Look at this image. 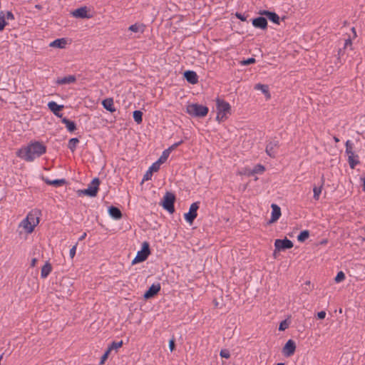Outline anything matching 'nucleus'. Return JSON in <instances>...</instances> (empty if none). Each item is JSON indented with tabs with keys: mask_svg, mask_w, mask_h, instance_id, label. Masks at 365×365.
Instances as JSON below:
<instances>
[{
	"mask_svg": "<svg viewBox=\"0 0 365 365\" xmlns=\"http://www.w3.org/2000/svg\"><path fill=\"white\" fill-rule=\"evenodd\" d=\"M46 151V147L40 142L31 143L27 146L19 149L16 155L27 162H31L40 157Z\"/></svg>",
	"mask_w": 365,
	"mask_h": 365,
	"instance_id": "f257e3e1",
	"label": "nucleus"
},
{
	"mask_svg": "<svg viewBox=\"0 0 365 365\" xmlns=\"http://www.w3.org/2000/svg\"><path fill=\"white\" fill-rule=\"evenodd\" d=\"M38 222L39 217L38 211H32L20 222L19 227H23L26 233L30 234L34 231Z\"/></svg>",
	"mask_w": 365,
	"mask_h": 365,
	"instance_id": "f03ea898",
	"label": "nucleus"
},
{
	"mask_svg": "<svg viewBox=\"0 0 365 365\" xmlns=\"http://www.w3.org/2000/svg\"><path fill=\"white\" fill-rule=\"evenodd\" d=\"M186 111L192 116L204 117L208 113V108L197 103H192L187 106Z\"/></svg>",
	"mask_w": 365,
	"mask_h": 365,
	"instance_id": "7ed1b4c3",
	"label": "nucleus"
},
{
	"mask_svg": "<svg viewBox=\"0 0 365 365\" xmlns=\"http://www.w3.org/2000/svg\"><path fill=\"white\" fill-rule=\"evenodd\" d=\"M150 247L149 243L148 242H144L142 245V249L140 251H138L137 255L133 260V264H135L138 262H141L145 261L148 255H150Z\"/></svg>",
	"mask_w": 365,
	"mask_h": 365,
	"instance_id": "20e7f679",
	"label": "nucleus"
},
{
	"mask_svg": "<svg viewBox=\"0 0 365 365\" xmlns=\"http://www.w3.org/2000/svg\"><path fill=\"white\" fill-rule=\"evenodd\" d=\"M175 195L171 192H166L163 197V207L165 210H168L170 213L175 212L174 202Z\"/></svg>",
	"mask_w": 365,
	"mask_h": 365,
	"instance_id": "39448f33",
	"label": "nucleus"
},
{
	"mask_svg": "<svg viewBox=\"0 0 365 365\" xmlns=\"http://www.w3.org/2000/svg\"><path fill=\"white\" fill-rule=\"evenodd\" d=\"M199 208V202H195L191 204L189 212L185 214V220L190 223L192 224L194 220L197 217V211Z\"/></svg>",
	"mask_w": 365,
	"mask_h": 365,
	"instance_id": "423d86ee",
	"label": "nucleus"
},
{
	"mask_svg": "<svg viewBox=\"0 0 365 365\" xmlns=\"http://www.w3.org/2000/svg\"><path fill=\"white\" fill-rule=\"evenodd\" d=\"M275 251L284 250L287 249H290L293 247V242L285 238L284 240L277 239L274 242Z\"/></svg>",
	"mask_w": 365,
	"mask_h": 365,
	"instance_id": "0eeeda50",
	"label": "nucleus"
},
{
	"mask_svg": "<svg viewBox=\"0 0 365 365\" xmlns=\"http://www.w3.org/2000/svg\"><path fill=\"white\" fill-rule=\"evenodd\" d=\"M216 108H217V111H218V112L230 114V110H231L230 105L229 104V103L225 101L224 100L217 98Z\"/></svg>",
	"mask_w": 365,
	"mask_h": 365,
	"instance_id": "6e6552de",
	"label": "nucleus"
},
{
	"mask_svg": "<svg viewBox=\"0 0 365 365\" xmlns=\"http://www.w3.org/2000/svg\"><path fill=\"white\" fill-rule=\"evenodd\" d=\"M279 143L277 140H272L266 146V153L271 158H275L276 149L279 148Z\"/></svg>",
	"mask_w": 365,
	"mask_h": 365,
	"instance_id": "1a4fd4ad",
	"label": "nucleus"
},
{
	"mask_svg": "<svg viewBox=\"0 0 365 365\" xmlns=\"http://www.w3.org/2000/svg\"><path fill=\"white\" fill-rule=\"evenodd\" d=\"M296 349V344L292 339H289L282 349V353L285 356H291Z\"/></svg>",
	"mask_w": 365,
	"mask_h": 365,
	"instance_id": "9d476101",
	"label": "nucleus"
},
{
	"mask_svg": "<svg viewBox=\"0 0 365 365\" xmlns=\"http://www.w3.org/2000/svg\"><path fill=\"white\" fill-rule=\"evenodd\" d=\"M71 14L73 16L76 18L90 19L91 17V15L88 14V9L86 6L80 7L72 11Z\"/></svg>",
	"mask_w": 365,
	"mask_h": 365,
	"instance_id": "9b49d317",
	"label": "nucleus"
},
{
	"mask_svg": "<svg viewBox=\"0 0 365 365\" xmlns=\"http://www.w3.org/2000/svg\"><path fill=\"white\" fill-rule=\"evenodd\" d=\"M100 185V180L98 178H95L88 186L91 197H96L98 193V187Z\"/></svg>",
	"mask_w": 365,
	"mask_h": 365,
	"instance_id": "f8f14e48",
	"label": "nucleus"
},
{
	"mask_svg": "<svg viewBox=\"0 0 365 365\" xmlns=\"http://www.w3.org/2000/svg\"><path fill=\"white\" fill-rule=\"evenodd\" d=\"M259 14L260 15L266 16L273 23L279 24V16L275 12L267 10H260Z\"/></svg>",
	"mask_w": 365,
	"mask_h": 365,
	"instance_id": "ddd939ff",
	"label": "nucleus"
},
{
	"mask_svg": "<svg viewBox=\"0 0 365 365\" xmlns=\"http://www.w3.org/2000/svg\"><path fill=\"white\" fill-rule=\"evenodd\" d=\"M160 289V284H153L145 292L143 297L145 299H150L154 297Z\"/></svg>",
	"mask_w": 365,
	"mask_h": 365,
	"instance_id": "4468645a",
	"label": "nucleus"
},
{
	"mask_svg": "<svg viewBox=\"0 0 365 365\" xmlns=\"http://www.w3.org/2000/svg\"><path fill=\"white\" fill-rule=\"evenodd\" d=\"M271 207L272 216L271 219L269 220V223L276 222L281 216V209L277 205L273 203L272 204Z\"/></svg>",
	"mask_w": 365,
	"mask_h": 365,
	"instance_id": "2eb2a0df",
	"label": "nucleus"
},
{
	"mask_svg": "<svg viewBox=\"0 0 365 365\" xmlns=\"http://www.w3.org/2000/svg\"><path fill=\"white\" fill-rule=\"evenodd\" d=\"M252 25L255 28L266 29L267 27V21L264 17L259 16L252 20Z\"/></svg>",
	"mask_w": 365,
	"mask_h": 365,
	"instance_id": "dca6fc26",
	"label": "nucleus"
},
{
	"mask_svg": "<svg viewBox=\"0 0 365 365\" xmlns=\"http://www.w3.org/2000/svg\"><path fill=\"white\" fill-rule=\"evenodd\" d=\"M184 77L191 84H195L198 82V76L193 71H186L184 73Z\"/></svg>",
	"mask_w": 365,
	"mask_h": 365,
	"instance_id": "f3484780",
	"label": "nucleus"
},
{
	"mask_svg": "<svg viewBox=\"0 0 365 365\" xmlns=\"http://www.w3.org/2000/svg\"><path fill=\"white\" fill-rule=\"evenodd\" d=\"M48 107L55 115L62 118V113H60V110L63 108V106H60L54 101H51L48 103Z\"/></svg>",
	"mask_w": 365,
	"mask_h": 365,
	"instance_id": "a211bd4d",
	"label": "nucleus"
},
{
	"mask_svg": "<svg viewBox=\"0 0 365 365\" xmlns=\"http://www.w3.org/2000/svg\"><path fill=\"white\" fill-rule=\"evenodd\" d=\"M324 181H325L324 177V175H322V179H321L320 185L319 186L314 185L313 187V192H314L313 197L315 200H318L319 199V196L322 193V188H323V186L324 184Z\"/></svg>",
	"mask_w": 365,
	"mask_h": 365,
	"instance_id": "6ab92c4d",
	"label": "nucleus"
},
{
	"mask_svg": "<svg viewBox=\"0 0 365 365\" xmlns=\"http://www.w3.org/2000/svg\"><path fill=\"white\" fill-rule=\"evenodd\" d=\"M108 213L115 220H119L122 217V212L117 207L110 206L108 208Z\"/></svg>",
	"mask_w": 365,
	"mask_h": 365,
	"instance_id": "aec40b11",
	"label": "nucleus"
},
{
	"mask_svg": "<svg viewBox=\"0 0 365 365\" xmlns=\"http://www.w3.org/2000/svg\"><path fill=\"white\" fill-rule=\"evenodd\" d=\"M76 78L75 76L69 75L67 76H65L63 78H58L56 81V83L63 85V84H69L71 83H74L76 81Z\"/></svg>",
	"mask_w": 365,
	"mask_h": 365,
	"instance_id": "412c9836",
	"label": "nucleus"
},
{
	"mask_svg": "<svg viewBox=\"0 0 365 365\" xmlns=\"http://www.w3.org/2000/svg\"><path fill=\"white\" fill-rule=\"evenodd\" d=\"M102 105L105 109H106L107 110H108L111 113L115 111V108L113 106V98H106V99L103 100L102 102Z\"/></svg>",
	"mask_w": 365,
	"mask_h": 365,
	"instance_id": "4be33fe9",
	"label": "nucleus"
},
{
	"mask_svg": "<svg viewBox=\"0 0 365 365\" xmlns=\"http://www.w3.org/2000/svg\"><path fill=\"white\" fill-rule=\"evenodd\" d=\"M66 45V40L65 38H58L50 43L51 47H56L59 48H65Z\"/></svg>",
	"mask_w": 365,
	"mask_h": 365,
	"instance_id": "5701e85b",
	"label": "nucleus"
},
{
	"mask_svg": "<svg viewBox=\"0 0 365 365\" xmlns=\"http://www.w3.org/2000/svg\"><path fill=\"white\" fill-rule=\"evenodd\" d=\"M61 121L63 124H65L67 130L69 132H73L76 129V123L73 121L70 120L66 118H63Z\"/></svg>",
	"mask_w": 365,
	"mask_h": 365,
	"instance_id": "b1692460",
	"label": "nucleus"
},
{
	"mask_svg": "<svg viewBox=\"0 0 365 365\" xmlns=\"http://www.w3.org/2000/svg\"><path fill=\"white\" fill-rule=\"evenodd\" d=\"M348 162L350 168L351 169H354L356 167V165H357L360 163L359 160V155H356L355 153L353 154L352 155H349Z\"/></svg>",
	"mask_w": 365,
	"mask_h": 365,
	"instance_id": "393cba45",
	"label": "nucleus"
},
{
	"mask_svg": "<svg viewBox=\"0 0 365 365\" xmlns=\"http://www.w3.org/2000/svg\"><path fill=\"white\" fill-rule=\"evenodd\" d=\"M52 270L51 264L49 262H46V264L41 268V277L42 278H46L48 276Z\"/></svg>",
	"mask_w": 365,
	"mask_h": 365,
	"instance_id": "a878e982",
	"label": "nucleus"
},
{
	"mask_svg": "<svg viewBox=\"0 0 365 365\" xmlns=\"http://www.w3.org/2000/svg\"><path fill=\"white\" fill-rule=\"evenodd\" d=\"M145 26L142 24H134L129 26L128 30L134 33H143Z\"/></svg>",
	"mask_w": 365,
	"mask_h": 365,
	"instance_id": "bb28decb",
	"label": "nucleus"
},
{
	"mask_svg": "<svg viewBox=\"0 0 365 365\" xmlns=\"http://www.w3.org/2000/svg\"><path fill=\"white\" fill-rule=\"evenodd\" d=\"M45 182L49 185H53L55 187H59L66 183L65 179L53 180H51L48 179H43Z\"/></svg>",
	"mask_w": 365,
	"mask_h": 365,
	"instance_id": "cd10ccee",
	"label": "nucleus"
},
{
	"mask_svg": "<svg viewBox=\"0 0 365 365\" xmlns=\"http://www.w3.org/2000/svg\"><path fill=\"white\" fill-rule=\"evenodd\" d=\"M255 88L257 90H260L263 93L265 94L267 98H270L268 86L258 83L255 85Z\"/></svg>",
	"mask_w": 365,
	"mask_h": 365,
	"instance_id": "c85d7f7f",
	"label": "nucleus"
},
{
	"mask_svg": "<svg viewBox=\"0 0 365 365\" xmlns=\"http://www.w3.org/2000/svg\"><path fill=\"white\" fill-rule=\"evenodd\" d=\"M264 167L261 164L256 165L254 168L248 173V175H253L255 174L262 173L264 171Z\"/></svg>",
	"mask_w": 365,
	"mask_h": 365,
	"instance_id": "c756f323",
	"label": "nucleus"
},
{
	"mask_svg": "<svg viewBox=\"0 0 365 365\" xmlns=\"http://www.w3.org/2000/svg\"><path fill=\"white\" fill-rule=\"evenodd\" d=\"M345 146H346L345 152H346L347 156L352 155L353 154H354V143L351 140H346Z\"/></svg>",
	"mask_w": 365,
	"mask_h": 365,
	"instance_id": "7c9ffc66",
	"label": "nucleus"
},
{
	"mask_svg": "<svg viewBox=\"0 0 365 365\" xmlns=\"http://www.w3.org/2000/svg\"><path fill=\"white\" fill-rule=\"evenodd\" d=\"M79 143V140L77 138H71L68 141V148L73 152L77 146V144Z\"/></svg>",
	"mask_w": 365,
	"mask_h": 365,
	"instance_id": "2f4dec72",
	"label": "nucleus"
},
{
	"mask_svg": "<svg viewBox=\"0 0 365 365\" xmlns=\"http://www.w3.org/2000/svg\"><path fill=\"white\" fill-rule=\"evenodd\" d=\"M133 117L134 120L138 123L140 124L143 121V113L140 110H135L133 113Z\"/></svg>",
	"mask_w": 365,
	"mask_h": 365,
	"instance_id": "473e14b6",
	"label": "nucleus"
},
{
	"mask_svg": "<svg viewBox=\"0 0 365 365\" xmlns=\"http://www.w3.org/2000/svg\"><path fill=\"white\" fill-rule=\"evenodd\" d=\"M170 151L168 149L165 150L163 152L161 156L158 160V161L159 163H160L161 164H163V163H165L167 160L168 158L170 155Z\"/></svg>",
	"mask_w": 365,
	"mask_h": 365,
	"instance_id": "72a5a7b5",
	"label": "nucleus"
},
{
	"mask_svg": "<svg viewBox=\"0 0 365 365\" xmlns=\"http://www.w3.org/2000/svg\"><path fill=\"white\" fill-rule=\"evenodd\" d=\"M309 232L307 230H303L297 236V240L299 242H304L309 237Z\"/></svg>",
	"mask_w": 365,
	"mask_h": 365,
	"instance_id": "f704fd0d",
	"label": "nucleus"
},
{
	"mask_svg": "<svg viewBox=\"0 0 365 365\" xmlns=\"http://www.w3.org/2000/svg\"><path fill=\"white\" fill-rule=\"evenodd\" d=\"M7 23L5 21L4 11H0V31H2Z\"/></svg>",
	"mask_w": 365,
	"mask_h": 365,
	"instance_id": "c9c22d12",
	"label": "nucleus"
},
{
	"mask_svg": "<svg viewBox=\"0 0 365 365\" xmlns=\"http://www.w3.org/2000/svg\"><path fill=\"white\" fill-rule=\"evenodd\" d=\"M122 345H123L122 341H118V342L113 341L108 346V349H110V351H111L112 349H118L120 348L122 346Z\"/></svg>",
	"mask_w": 365,
	"mask_h": 365,
	"instance_id": "e433bc0d",
	"label": "nucleus"
},
{
	"mask_svg": "<svg viewBox=\"0 0 365 365\" xmlns=\"http://www.w3.org/2000/svg\"><path fill=\"white\" fill-rule=\"evenodd\" d=\"M161 163L158 160L152 164V165L149 168V170L153 173V172H157L160 169Z\"/></svg>",
	"mask_w": 365,
	"mask_h": 365,
	"instance_id": "4c0bfd02",
	"label": "nucleus"
},
{
	"mask_svg": "<svg viewBox=\"0 0 365 365\" xmlns=\"http://www.w3.org/2000/svg\"><path fill=\"white\" fill-rule=\"evenodd\" d=\"M345 279V274L342 271H340L337 273L335 277V282L339 283L342 282Z\"/></svg>",
	"mask_w": 365,
	"mask_h": 365,
	"instance_id": "58836bf2",
	"label": "nucleus"
},
{
	"mask_svg": "<svg viewBox=\"0 0 365 365\" xmlns=\"http://www.w3.org/2000/svg\"><path fill=\"white\" fill-rule=\"evenodd\" d=\"M227 113H221V112L217 111L216 119L219 122L223 121L224 120H225L227 118Z\"/></svg>",
	"mask_w": 365,
	"mask_h": 365,
	"instance_id": "ea45409f",
	"label": "nucleus"
},
{
	"mask_svg": "<svg viewBox=\"0 0 365 365\" xmlns=\"http://www.w3.org/2000/svg\"><path fill=\"white\" fill-rule=\"evenodd\" d=\"M110 352V349H107V350L106 351V352L104 353V354H103V355L101 356V360H100V362H99V364H100V365H103V364H104V363H105L106 360V359H108V355H109Z\"/></svg>",
	"mask_w": 365,
	"mask_h": 365,
	"instance_id": "a19ab883",
	"label": "nucleus"
},
{
	"mask_svg": "<svg viewBox=\"0 0 365 365\" xmlns=\"http://www.w3.org/2000/svg\"><path fill=\"white\" fill-rule=\"evenodd\" d=\"M220 355L222 358L229 359L230 356V351L227 349H222Z\"/></svg>",
	"mask_w": 365,
	"mask_h": 365,
	"instance_id": "79ce46f5",
	"label": "nucleus"
},
{
	"mask_svg": "<svg viewBox=\"0 0 365 365\" xmlns=\"http://www.w3.org/2000/svg\"><path fill=\"white\" fill-rule=\"evenodd\" d=\"M289 327V324L287 322L286 320H284L282 321L280 324H279V330L280 331H284L286 329H287Z\"/></svg>",
	"mask_w": 365,
	"mask_h": 365,
	"instance_id": "37998d69",
	"label": "nucleus"
},
{
	"mask_svg": "<svg viewBox=\"0 0 365 365\" xmlns=\"http://www.w3.org/2000/svg\"><path fill=\"white\" fill-rule=\"evenodd\" d=\"M78 243H76L75 245H73L69 252V255L71 259H73L76 255V248H77Z\"/></svg>",
	"mask_w": 365,
	"mask_h": 365,
	"instance_id": "c03bdc74",
	"label": "nucleus"
},
{
	"mask_svg": "<svg viewBox=\"0 0 365 365\" xmlns=\"http://www.w3.org/2000/svg\"><path fill=\"white\" fill-rule=\"evenodd\" d=\"M152 176H153V173L149 170H147V172L145 173V174L143 176V182L151 180Z\"/></svg>",
	"mask_w": 365,
	"mask_h": 365,
	"instance_id": "a18cd8bd",
	"label": "nucleus"
},
{
	"mask_svg": "<svg viewBox=\"0 0 365 365\" xmlns=\"http://www.w3.org/2000/svg\"><path fill=\"white\" fill-rule=\"evenodd\" d=\"M5 20H14V16L13 13L10 11H6V13H4Z\"/></svg>",
	"mask_w": 365,
	"mask_h": 365,
	"instance_id": "49530a36",
	"label": "nucleus"
},
{
	"mask_svg": "<svg viewBox=\"0 0 365 365\" xmlns=\"http://www.w3.org/2000/svg\"><path fill=\"white\" fill-rule=\"evenodd\" d=\"M255 62V58H250L247 60H245L242 62V63L243 65H250V64H252V63H254Z\"/></svg>",
	"mask_w": 365,
	"mask_h": 365,
	"instance_id": "de8ad7c7",
	"label": "nucleus"
},
{
	"mask_svg": "<svg viewBox=\"0 0 365 365\" xmlns=\"http://www.w3.org/2000/svg\"><path fill=\"white\" fill-rule=\"evenodd\" d=\"M169 348H170V350L171 351H173L175 348V338L173 337L170 341H169Z\"/></svg>",
	"mask_w": 365,
	"mask_h": 365,
	"instance_id": "09e8293b",
	"label": "nucleus"
},
{
	"mask_svg": "<svg viewBox=\"0 0 365 365\" xmlns=\"http://www.w3.org/2000/svg\"><path fill=\"white\" fill-rule=\"evenodd\" d=\"M88 192H89V190L87 188L84 190H78V195H85L91 197V193Z\"/></svg>",
	"mask_w": 365,
	"mask_h": 365,
	"instance_id": "8fccbe9b",
	"label": "nucleus"
},
{
	"mask_svg": "<svg viewBox=\"0 0 365 365\" xmlns=\"http://www.w3.org/2000/svg\"><path fill=\"white\" fill-rule=\"evenodd\" d=\"M182 143V140H180L178 143H174L173 145H172L170 147H169L168 149L171 152L172 150H173L174 149H175L178 146H179L180 145H181Z\"/></svg>",
	"mask_w": 365,
	"mask_h": 365,
	"instance_id": "3c124183",
	"label": "nucleus"
},
{
	"mask_svg": "<svg viewBox=\"0 0 365 365\" xmlns=\"http://www.w3.org/2000/svg\"><path fill=\"white\" fill-rule=\"evenodd\" d=\"M351 45H352L351 40L350 38H347L345 40L344 48H346L348 46H351Z\"/></svg>",
	"mask_w": 365,
	"mask_h": 365,
	"instance_id": "603ef678",
	"label": "nucleus"
},
{
	"mask_svg": "<svg viewBox=\"0 0 365 365\" xmlns=\"http://www.w3.org/2000/svg\"><path fill=\"white\" fill-rule=\"evenodd\" d=\"M326 317V312L324 311H321L317 313V317L320 319H324Z\"/></svg>",
	"mask_w": 365,
	"mask_h": 365,
	"instance_id": "864d4df0",
	"label": "nucleus"
},
{
	"mask_svg": "<svg viewBox=\"0 0 365 365\" xmlns=\"http://www.w3.org/2000/svg\"><path fill=\"white\" fill-rule=\"evenodd\" d=\"M235 16H237V19H240L242 21H246V17H245L242 14L240 13H237Z\"/></svg>",
	"mask_w": 365,
	"mask_h": 365,
	"instance_id": "5fc2aeb1",
	"label": "nucleus"
},
{
	"mask_svg": "<svg viewBox=\"0 0 365 365\" xmlns=\"http://www.w3.org/2000/svg\"><path fill=\"white\" fill-rule=\"evenodd\" d=\"M341 52H342V50L340 48L338 51V55H339V57L337 58V61L338 63H340V56L341 54Z\"/></svg>",
	"mask_w": 365,
	"mask_h": 365,
	"instance_id": "6e6d98bb",
	"label": "nucleus"
},
{
	"mask_svg": "<svg viewBox=\"0 0 365 365\" xmlns=\"http://www.w3.org/2000/svg\"><path fill=\"white\" fill-rule=\"evenodd\" d=\"M86 237V232H84L78 239L79 241L84 240Z\"/></svg>",
	"mask_w": 365,
	"mask_h": 365,
	"instance_id": "4d7b16f0",
	"label": "nucleus"
},
{
	"mask_svg": "<svg viewBox=\"0 0 365 365\" xmlns=\"http://www.w3.org/2000/svg\"><path fill=\"white\" fill-rule=\"evenodd\" d=\"M36 261H37L36 259H35V258L32 259L31 266L34 267L36 265Z\"/></svg>",
	"mask_w": 365,
	"mask_h": 365,
	"instance_id": "13d9d810",
	"label": "nucleus"
},
{
	"mask_svg": "<svg viewBox=\"0 0 365 365\" xmlns=\"http://www.w3.org/2000/svg\"><path fill=\"white\" fill-rule=\"evenodd\" d=\"M361 180L363 182V190L365 191V178H361Z\"/></svg>",
	"mask_w": 365,
	"mask_h": 365,
	"instance_id": "bf43d9fd",
	"label": "nucleus"
},
{
	"mask_svg": "<svg viewBox=\"0 0 365 365\" xmlns=\"http://www.w3.org/2000/svg\"><path fill=\"white\" fill-rule=\"evenodd\" d=\"M334 140L336 143L339 142V139L337 137H336V136H334Z\"/></svg>",
	"mask_w": 365,
	"mask_h": 365,
	"instance_id": "052dcab7",
	"label": "nucleus"
},
{
	"mask_svg": "<svg viewBox=\"0 0 365 365\" xmlns=\"http://www.w3.org/2000/svg\"><path fill=\"white\" fill-rule=\"evenodd\" d=\"M277 365H284L283 363H278Z\"/></svg>",
	"mask_w": 365,
	"mask_h": 365,
	"instance_id": "680f3d73",
	"label": "nucleus"
},
{
	"mask_svg": "<svg viewBox=\"0 0 365 365\" xmlns=\"http://www.w3.org/2000/svg\"><path fill=\"white\" fill-rule=\"evenodd\" d=\"M306 284H310V282H309V281H308V282H306Z\"/></svg>",
	"mask_w": 365,
	"mask_h": 365,
	"instance_id": "e2e57ef3",
	"label": "nucleus"
},
{
	"mask_svg": "<svg viewBox=\"0 0 365 365\" xmlns=\"http://www.w3.org/2000/svg\"><path fill=\"white\" fill-rule=\"evenodd\" d=\"M352 31L355 32V29L354 27L352 28Z\"/></svg>",
	"mask_w": 365,
	"mask_h": 365,
	"instance_id": "0e129e2a",
	"label": "nucleus"
},
{
	"mask_svg": "<svg viewBox=\"0 0 365 365\" xmlns=\"http://www.w3.org/2000/svg\"><path fill=\"white\" fill-rule=\"evenodd\" d=\"M0 101H2V98L0 97Z\"/></svg>",
	"mask_w": 365,
	"mask_h": 365,
	"instance_id": "69168bd1",
	"label": "nucleus"
}]
</instances>
